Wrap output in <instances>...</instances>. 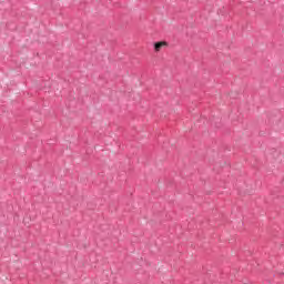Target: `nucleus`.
Listing matches in <instances>:
<instances>
[{"label":"nucleus","instance_id":"f257e3e1","mask_svg":"<svg viewBox=\"0 0 284 284\" xmlns=\"http://www.w3.org/2000/svg\"><path fill=\"white\" fill-rule=\"evenodd\" d=\"M163 48H168V42L166 41H160L154 43V50L155 52H161Z\"/></svg>","mask_w":284,"mask_h":284},{"label":"nucleus","instance_id":"f03ea898","mask_svg":"<svg viewBox=\"0 0 284 284\" xmlns=\"http://www.w3.org/2000/svg\"><path fill=\"white\" fill-rule=\"evenodd\" d=\"M239 90H231L229 93H227V97H230L231 99H237L239 98Z\"/></svg>","mask_w":284,"mask_h":284}]
</instances>
